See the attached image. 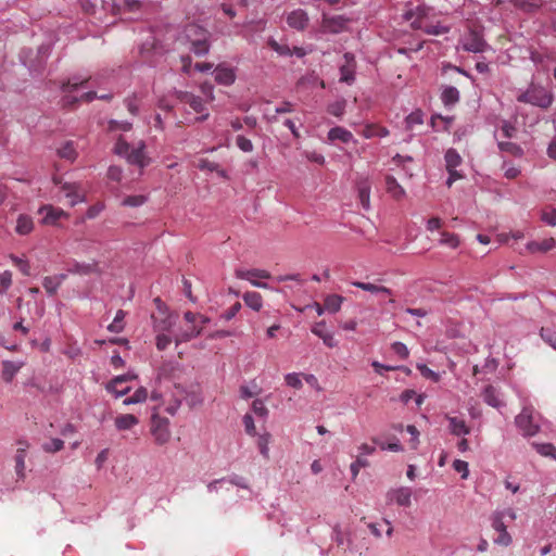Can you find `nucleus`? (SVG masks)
Wrapping results in <instances>:
<instances>
[{
  "instance_id": "e2e57ef3",
  "label": "nucleus",
  "mask_w": 556,
  "mask_h": 556,
  "mask_svg": "<svg viewBox=\"0 0 556 556\" xmlns=\"http://www.w3.org/2000/svg\"><path fill=\"white\" fill-rule=\"evenodd\" d=\"M172 343V338L165 332H157L156 336V348L160 351H164Z\"/></svg>"
},
{
  "instance_id": "423d86ee",
  "label": "nucleus",
  "mask_w": 556,
  "mask_h": 556,
  "mask_svg": "<svg viewBox=\"0 0 556 556\" xmlns=\"http://www.w3.org/2000/svg\"><path fill=\"white\" fill-rule=\"evenodd\" d=\"M150 432L155 444L162 446L168 443L172 438L168 418L160 416L154 410L151 416Z\"/></svg>"
},
{
  "instance_id": "6e6d98bb",
  "label": "nucleus",
  "mask_w": 556,
  "mask_h": 556,
  "mask_svg": "<svg viewBox=\"0 0 556 556\" xmlns=\"http://www.w3.org/2000/svg\"><path fill=\"white\" fill-rule=\"evenodd\" d=\"M359 448H361V451H362V452H361V454L357 456V458H356L355 463H356L361 468H363V467L368 466V462H367V459H366L365 455L372 453V452L375 451V447H371V446H369V445H367V444H363Z\"/></svg>"
},
{
  "instance_id": "4be33fe9",
  "label": "nucleus",
  "mask_w": 556,
  "mask_h": 556,
  "mask_svg": "<svg viewBox=\"0 0 556 556\" xmlns=\"http://www.w3.org/2000/svg\"><path fill=\"white\" fill-rule=\"evenodd\" d=\"M39 212L45 213L42 223L46 225H55L59 219L68 216L62 208L52 205H45Z\"/></svg>"
},
{
  "instance_id": "f704fd0d",
  "label": "nucleus",
  "mask_w": 556,
  "mask_h": 556,
  "mask_svg": "<svg viewBox=\"0 0 556 556\" xmlns=\"http://www.w3.org/2000/svg\"><path fill=\"white\" fill-rule=\"evenodd\" d=\"M343 300L341 295L330 294L326 296L324 307L329 313H337L340 311Z\"/></svg>"
},
{
  "instance_id": "a878e982",
  "label": "nucleus",
  "mask_w": 556,
  "mask_h": 556,
  "mask_svg": "<svg viewBox=\"0 0 556 556\" xmlns=\"http://www.w3.org/2000/svg\"><path fill=\"white\" fill-rule=\"evenodd\" d=\"M23 362H12V361H3L2 362V379L5 382H11L14 376L18 372V370L23 367Z\"/></svg>"
},
{
  "instance_id": "5701e85b",
  "label": "nucleus",
  "mask_w": 556,
  "mask_h": 556,
  "mask_svg": "<svg viewBox=\"0 0 556 556\" xmlns=\"http://www.w3.org/2000/svg\"><path fill=\"white\" fill-rule=\"evenodd\" d=\"M214 73H215V80L219 85L230 86L236 80L235 71L230 67L218 65V66H216Z\"/></svg>"
},
{
  "instance_id": "2eb2a0df",
  "label": "nucleus",
  "mask_w": 556,
  "mask_h": 556,
  "mask_svg": "<svg viewBox=\"0 0 556 556\" xmlns=\"http://www.w3.org/2000/svg\"><path fill=\"white\" fill-rule=\"evenodd\" d=\"M343 58H344V63L340 66V73H341L340 81L351 85L355 80V75H354L355 67H356L355 58L351 53H345Z\"/></svg>"
},
{
  "instance_id": "bb28decb",
  "label": "nucleus",
  "mask_w": 556,
  "mask_h": 556,
  "mask_svg": "<svg viewBox=\"0 0 556 556\" xmlns=\"http://www.w3.org/2000/svg\"><path fill=\"white\" fill-rule=\"evenodd\" d=\"M556 247V240L554 238L544 239L541 242L531 241L526 245V249L530 253L547 252Z\"/></svg>"
},
{
  "instance_id": "c85d7f7f",
  "label": "nucleus",
  "mask_w": 556,
  "mask_h": 556,
  "mask_svg": "<svg viewBox=\"0 0 556 556\" xmlns=\"http://www.w3.org/2000/svg\"><path fill=\"white\" fill-rule=\"evenodd\" d=\"M64 278V275L45 277L42 280V286L47 293L50 295L55 294Z\"/></svg>"
},
{
  "instance_id": "c9c22d12",
  "label": "nucleus",
  "mask_w": 556,
  "mask_h": 556,
  "mask_svg": "<svg viewBox=\"0 0 556 556\" xmlns=\"http://www.w3.org/2000/svg\"><path fill=\"white\" fill-rule=\"evenodd\" d=\"M540 336L546 344L556 350V328L554 326H543Z\"/></svg>"
},
{
  "instance_id": "7ed1b4c3",
  "label": "nucleus",
  "mask_w": 556,
  "mask_h": 556,
  "mask_svg": "<svg viewBox=\"0 0 556 556\" xmlns=\"http://www.w3.org/2000/svg\"><path fill=\"white\" fill-rule=\"evenodd\" d=\"M144 148L146 144L141 141L137 148L130 149L129 143L119 137L115 143L114 152L119 156L126 157L129 164L138 165L142 168L149 164Z\"/></svg>"
},
{
  "instance_id": "6e6552de",
  "label": "nucleus",
  "mask_w": 556,
  "mask_h": 556,
  "mask_svg": "<svg viewBox=\"0 0 556 556\" xmlns=\"http://www.w3.org/2000/svg\"><path fill=\"white\" fill-rule=\"evenodd\" d=\"M157 311L151 315L153 329L155 332H167L174 326L170 314L167 312L164 303L156 298L154 300Z\"/></svg>"
},
{
  "instance_id": "1a4fd4ad",
  "label": "nucleus",
  "mask_w": 556,
  "mask_h": 556,
  "mask_svg": "<svg viewBox=\"0 0 556 556\" xmlns=\"http://www.w3.org/2000/svg\"><path fill=\"white\" fill-rule=\"evenodd\" d=\"M444 159L445 167L448 172L446 185L450 188L456 180L463 178V175L456 169L462 164L463 160L455 149H448L445 152Z\"/></svg>"
},
{
  "instance_id": "a19ab883",
  "label": "nucleus",
  "mask_w": 556,
  "mask_h": 556,
  "mask_svg": "<svg viewBox=\"0 0 556 556\" xmlns=\"http://www.w3.org/2000/svg\"><path fill=\"white\" fill-rule=\"evenodd\" d=\"M535 451L546 457H552L556 460V447L552 443H532Z\"/></svg>"
},
{
  "instance_id": "69168bd1",
  "label": "nucleus",
  "mask_w": 556,
  "mask_h": 556,
  "mask_svg": "<svg viewBox=\"0 0 556 556\" xmlns=\"http://www.w3.org/2000/svg\"><path fill=\"white\" fill-rule=\"evenodd\" d=\"M252 409L260 417H265L268 414L267 407L265 406L264 402L260 399L253 401Z\"/></svg>"
},
{
  "instance_id": "4468645a",
  "label": "nucleus",
  "mask_w": 556,
  "mask_h": 556,
  "mask_svg": "<svg viewBox=\"0 0 556 556\" xmlns=\"http://www.w3.org/2000/svg\"><path fill=\"white\" fill-rule=\"evenodd\" d=\"M486 42L484 41L482 35L471 29L463 40V48L466 51L478 53L483 52L486 48Z\"/></svg>"
},
{
  "instance_id": "603ef678",
  "label": "nucleus",
  "mask_w": 556,
  "mask_h": 556,
  "mask_svg": "<svg viewBox=\"0 0 556 556\" xmlns=\"http://www.w3.org/2000/svg\"><path fill=\"white\" fill-rule=\"evenodd\" d=\"M390 349L400 359H406L409 355L407 346L402 342H393Z\"/></svg>"
},
{
  "instance_id": "6ab92c4d",
  "label": "nucleus",
  "mask_w": 556,
  "mask_h": 556,
  "mask_svg": "<svg viewBox=\"0 0 556 556\" xmlns=\"http://www.w3.org/2000/svg\"><path fill=\"white\" fill-rule=\"evenodd\" d=\"M18 448L16 451L15 455V472L17 476V479H24L25 478V458L27 454V450L29 447L28 443L26 441L20 440L17 442Z\"/></svg>"
},
{
  "instance_id": "412c9836",
  "label": "nucleus",
  "mask_w": 556,
  "mask_h": 556,
  "mask_svg": "<svg viewBox=\"0 0 556 556\" xmlns=\"http://www.w3.org/2000/svg\"><path fill=\"white\" fill-rule=\"evenodd\" d=\"M326 323L319 321L312 327V332L320 338L324 344L330 349L338 345V341L334 339L333 333L326 331Z\"/></svg>"
},
{
  "instance_id": "f03ea898",
  "label": "nucleus",
  "mask_w": 556,
  "mask_h": 556,
  "mask_svg": "<svg viewBox=\"0 0 556 556\" xmlns=\"http://www.w3.org/2000/svg\"><path fill=\"white\" fill-rule=\"evenodd\" d=\"M182 39L190 43L191 51L197 55H204L210 50V33L197 24L185 27Z\"/></svg>"
},
{
  "instance_id": "0eeeda50",
  "label": "nucleus",
  "mask_w": 556,
  "mask_h": 556,
  "mask_svg": "<svg viewBox=\"0 0 556 556\" xmlns=\"http://www.w3.org/2000/svg\"><path fill=\"white\" fill-rule=\"evenodd\" d=\"M535 412L532 406H525L520 414L515 418L517 427L526 437H533L540 431V426L535 421Z\"/></svg>"
},
{
  "instance_id": "39448f33",
  "label": "nucleus",
  "mask_w": 556,
  "mask_h": 556,
  "mask_svg": "<svg viewBox=\"0 0 556 556\" xmlns=\"http://www.w3.org/2000/svg\"><path fill=\"white\" fill-rule=\"evenodd\" d=\"M184 318L187 321V324H189V326H188L187 329L180 331L175 337V342H176L177 345L179 343H182V342H188L191 339H193V338H195V337L201 334L202 328H197V323H201V324L210 323V318L208 317H206V316H204L202 314L192 313L190 311L185 313Z\"/></svg>"
},
{
  "instance_id": "c03bdc74",
  "label": "nucleus",
  "mask_w": 556,
  "mask_h": 556,
  "mask_svg": "<svg viewBox=\"0 0 556 556\" xmlns=\"http://www.w3.org/2000/svg\"><path fill=\"white\" fill-rule=\"evenodd\" d=\"M459 238L457 235L443 231L441 233L440 244L446 245L451 249H456L459 245Z\"/></svg>"
},
{
  "instance_id": "13d9d810",
  "label": "nucleus",
  "mask_w": 556,
  "mask_h": 556,
  "mask_svg": "<svg viewBox=\"0 0 556 556\" xmlns=\"http://www.w3.org/2000/svg\"><path fill=\"white\" fill-rule=\"evenodd\" d=\"M146 201H147V198L141 194L128 195L123 200V205L136 207V206L142 205L143 203H146Z\"/></svg>"
},
{
  "instance_id": "9d476101",
  "label": "nucleus",
  "mask_w": 556,
  "mask_h": 556,
  "mask_svg": "<svg viewBox=\"0 0 556 556\" xmlns=\"http://www.w3.org/2000/svg\"><path fill=\"white\" fill-rule=\"evenodd\" d=\"M349 22L350 20L343 15L330 16L326 13H323L320 30L323 33L340 34L346 30Z\"/></svg>"
},
{
  "instance_id": "a211bd4d",
  "label": "nucleus",
  "mask_w": 556,
  "mask_h": 556,
  "mask_svg": "<svg viewBox=\"0 0 556 556\" xmlns=\"http://www.w3.org/2000/svg\"><path fill=\"white\" fill-rule=\"evenodd\" d=\"M176 98L181 102L189 104V106L195 112V113H203L205 111V106L203 104V101L200 97L194 96L193 93H190L188 91H176L175 92Z\"/></svg>"
},
{
  "instance_id": "393cba45",
  "label": "nucleus",
  "mask_w": 556,
  "mask_h": 556,
  "mask_svg": "<svg viewBox=\"0 0 556 556\" xmlns=\"http://www.w3.org/2000/svg\"><path fill=\"white\" fill-rule=\"evenodd\" d=\"M139 424V419L132 414H122L116 416L114 425L117 430L125 431Z\"/></svg>"
},
{
  "instance_id": "20e7f679",
  "label": "nucleus",
  "mask_w": 556,
  "mask_h": 556,
  "mask_svg": "<svg viewBox=\"0 0 556 556\" xmlns=\"http://www.w3.org/2000/svg\"><path fill=\"white\" fill-rule=\"evenodd\" d=\"M518 101L547 109L553 102V94L544 87L532 85L518 97Z\"/></svg>"
},
{
  "instance_id": "f8f14e48",
  "label": "nucleus",
  "mask_w": 556,
  "mask_h": 556,
  "mask_svg": "<svg viewBox=\"0 0 556 556\" xmlns=\"http://www.w3.org/2000/svg\"><path fill=\"white\" fill-rule=\"evenodd\" d=\"M236 277L250 281V283L257 288L267 289L268 285L260 281L258 279H269L270 273L265 269H237Z\"/></svg>"
},
{
  "instance_id": "4c0bfd02",
  "label": "nucleus",
  "mask_w": 556,
  "mask_h": 556,
  "mask_svg": "<svg viewBox=\"0 0 556 556\" xmlns=\"http://www.w3.org/2000/svg\"><path fill=\"white\" fill-rule=\"evenodd\" d=\"M142 100V96L138 93H132L131 96L127 97L124 100V103L127 108V111L132 115L136 116L139 113V105Z\"/></svg>"
},
{
  "instance_id": "a18cd8bd",
  "label": "nucleus",
  "mask_w": 556,
  "mask_h": 556,
  "mask_svg": "<svg viewBox=\"0 0 556 556\" xmlns=\"http://www.w3.org/2000/svg\"><path fill=\"white\" fill-rule=\"evenodd\" d=\"M125 315L123 309H118L113 321L108 326L109 331L119 333L124 328L123 320Z\"/></svg>"
},
{
  "instance_id": "2f4dec72",
  "label": "nucleus",
  "mask_w": 556,
  "mask_h": 556,
  "mask_svg": "<svg viewBox=\"0 0 556 556\" xmlns=\"http://www.w3.org/2000/svg\"><path fill=\"white\" fill-rule=\"evenodd\" d=\"M450 422V431L454 435L468 434L470 428L466 425L465 420L457 417H447Z\"/></svg>"
},
{
  "instance_id": "b1692460",
  "label": "nucleus",
  "mask_w": 556,
  "mask_h": 556,
  "mask_svg": "<svg viewBox=\"0 0 556 556\" xmlns=\"http://www.w3.org/2000/svg\"><path fill=\"white\" fill-rule=\"evenodd\" d=\"M35 224L29 215L21 214L16 219L15 232L20 236H27L34 230Z\"/></svg>"
},
{
  "instance_id": "9b49d317",
  "label": "nucleus",
  "mask_w": 556,
  "mask_h": 556,
  "mask_svg": "<svg viewBox=\"0 0 556 556\" xmlns=\"http://www.w3.org/2000/svg\"><path fill=\"white\" fill-rule=\"evenodd\" d=\"M504 513L495 511L492 517V528L498 532V536L494 539V543L501 546H509L513 542L511 535L507 531V527L504 523Z\"/></svg>"
},
{
  "instance_id": "5fc2aeb1",
  "label": "nucleus",
  "mask_w": 556,
  "mask_h": 556,
  "mask_svg": "<svg viewBox=\"0 0 556 556\" xmlns=\"http://www.w3.org/2000/svg\"><path fill=\"white\" fill-rule=\"evenodd\" d=\"M358 198L365 210L369 208V187L364 182L358 186Z\"/></svg>"
},
{
  "instance_id": "0e129e2a",
  "label": "nucleus",
  "mask_w": 556,
  "mask_h": 556,
  "mask_svg": "<svg viewBox=\"0 0 556 556\" xmlns=\"http://www.w3.org/2000/svg\"><path fill=\"white\" fill-rule=\"evenodd\" d=\"M243 425H244L245 432L249 435L254 437L256 434V428H255L254 419H253V417L250 414H245L243 416Z\"/></svg>"
},
{
  "instance_id": "f257e3e1",
  "label": "nucleus",
  "mask_w": 556,
  "mask_h": 556,
  "mask_svg": "<svg viewBox=\"0 0 556 556\" xmlns=\"http://www.w3.org/2000/svg\"><path fill=\"white\" fill-rule=\"evenodd\" d=\"M403 17L410 23L413 29H420L429 35H443L448 33L450 28L432 22V10L430 8L418 5L415 9L407 10Z\"/></svg>"
},
{
  "instance_id": "aec40b11",
  "label": "nucleus",
  "mask_w": 556,
  "mask_h": 556,
  "mask_svg": "<svg viewBox=\"0 0 556 556\" xmlns=\"http://www.w3.org/2000/svg\"><path fill=\"white\" fill-rule=\"evenodd\" d=\"M287 24L296 30H304L308 24V16L305 11L298 9L287 16Z\"/></svg>"
},
{
  "instance_id": "dca6fc26",
  "label": "nucleus",
  "mask_w": 556,
  "mask_h": 556,
  "mask_svg": "<svg viewBox=\"0 0 556 556\" xmlns=\"http://www.w3.org/2000/svg\"><path fill=\"white\" fill-rule=\"evenodd\" d=\"M390 503H395L399 506L407 507L410 505L412 490L406 486L390 490L387 494Z\"/></svg>"
},
{
  "instance_id": "cd10ccee",
  "label": "nucleus",
  "mask_w": 556,
  "mask_h": 556,
  "mask_svg": "<svg viewBox=\"0 0 556 556\" xmlns=\"http://www.w3.org/2000/svg\"><path fill=\"white\" fill-rule=\"evenodd\" d=\"M412 161L413 159L410 156L403 157L400 154H396L395 156H393L389 165H395L396 167H401L400 177H412V172L405 165V163H410ZM389 169L394 170V167L390 166Z\"/></svg>"
},
{
  "instance_id": "e433bc0d",
  "label": "nucleus",
  "mask_w": 556,
  "mask_h": 556,
  "mask_svg": "<svg viewBox=\"0 0 556 556\" xmlns=\"http://www.w3.org/2000/svg\"><path fill=\"white\" fill-rule=\"evenodd\" d=\"M60 157L74 162L77 157V152L73 141H66L61 148L58 149Z\"/></svg>"
},
{
  "instance_id": "79ce46f5",
  "label": "nucleus",
  "mask_w": 556,
  "mask_h": 556,
  "mask_svg": "<svg viewBox=\"0 0 556 556\" xmlns=\"http://www.w3.org/2000/svg\"><path fill=\"white\" fill-rule=\"evenodd\" d=\"M148 399V390L144 387H140L135 391L131 396L124 400V405H131L137 403H143Z\"/></svg>"
},
{
  "instance_id": "473e14b6",
  "label": "nucleus",
  "mask_w": 556,
  "mask_h": 556,
  "mask_svg": "<svg viewBox=\"0 0 556 556\" xmlns=\"http://www.w3.org/2000/svg\"><path fill=\"white\" fill-rule=\"evenodd\" d=\"M482 396L484 402L492 407L498 408L503 404L500 400L497 390L493 386L485 387Z\"/></svg>"
},
{
  "instance_id": "de8ad7c7",
  "label": "nucleus",
  "mask_w": 556,
  "mask_h": 556,
  "mask_svg": "<svg viewBox=\"0 0 556 556\" xmlns=\"http://www.w3.org/2000/svg\"><path fill=\"white\" fill-rule=\"evenodd\" d=\"M422 116L424 114L420 110L412 112L406 117V128L413 130L416 125H421L424 123Z\"/></svg>"
},
{
  "instance_id": "052dcab7",
  "label": "nucleus",
  "mask_w": 556,
  "mask_h": 556,
  "mask_svg": "<svg viewBox=\"0 0 556 556\" xmlns=\"http://www.w3.org/2000/svg\"><path fill=\"white\" fill-rule=\"evenodd\" d=\"M195 166L201 170L214 172L218 169V164L210 161L208 159L201 157L198 160Z\"/></svg>"
},
{
  "instance_id": "680f3d73",
  "label": "nucleus",
  "mask_w": 556,
  "mask_h": 556,
  "mask_svg": "<svg viewBox=\"0 0 556 556\" xmlns=\"http://www.w3.org/2000/svg\"><path fill=\"white\" fill-rule=\"evenodd\" d=\"M237 147L243 151V152H252L253 151V143L250 139L245 138L244 136H237L236 138Z\"/></svg>"
},
{
  "instance_id": "7c9ffc66",
  "label": "nucleus",
  "mask_w": 556,
  "mask_h": 556,
  "mask_svg": "<svg viewBox=\"0 0 556 556\" xmlns=\"http://www.w3.org/2000/svg\"><path fill=\"white\" fill-rule=\"evenodd\" d=\"M352 132L340 126L331 128L328 132V139L330 141L340 140L344 143H348L352 140Z\"/></svg>"
},
{
  "instance_id": "ddd939ff",
  "label": "nucleus",
  "mask_w": 556,
  "mask_h": 556,
  "mask_svg": "<svg viewBox=\"0 0 556 556\" xmlns=\"http://www.w3.org/2000/svg\"><path fill=\"white\" fill-rule=\"evenodd\" d=\"M71 206L86 201V190L78 182H64L61 187Z\"/></svg>"
},
{
  "instance_id": "ea45409f",
  "label": "nucleus",
  "mask_w": 556,
  "mask_h": 556,
  "mask_svg": "<svg viewBox=\"0 0 556 556\" xmlns=\"http://www.w3.org/2000/svg\"><path fill=\"white\" fill-rule=\"evenodd\" d=\"M10 260L11 262L13 263V265L15 267L18 268V270L24 275V276H29L30 275V264H29V261L25 257H20V256H16L14 254H10Z\"/></svg>"
},
{
  "instance_id": "c756f323",
  "label": "nucleus",
  "mask_w": 556,
  "mask_h": 556,
  "mask_svg": "<svg viewBox=\"0 0 556 556\" xmlns=\"http://www.w3.org/2000/svg\"><path fill=\"white\" fill-rule=\"evenodd\" d=\"M384 189L396 200L405 194L404 189L396 182V179L391 176L384 177Z\"/></svg>"
},
{
  "instance_id": "774afa93",
  "label": "nucleus",
  "mask_w": 556,
  "mask_h": 556,
  "mask_svg": "<svg viewBox=\"0 0 556 556\" xmlns=\"http://www.w3.org/2000/svg\"><path fill=\"white\" fill-rule=\"evenodd\" d=\"M542 220L549 226H556V208L543 211Z\"/></svg>"
},
{
  "instance_id": "09e8293b",
  "label": "nucleus",
  "mask_w": 556,
  "mask_h": 556,
  "mask_svg": "<svg viewBox=\"0 0 556 556\" xmlns=\"http://www.w3.org/2000/svg\"><path fill=\"white\" fill-rule=\"evenodd\" d=\"M132 128V124L126 121L111 119L108 124V130L113 131H129Z\"/></svg>"
},
{
  "instance_id": "8fccbe9b",
  "label": "nucleus",
  "mask_w": 556,
  "mask_h": 556,
  "mask_svg": "<svg viewBox=\"0 0 556 556\" xmlns=\"http://www.w3.org/2000/svg\"><path fill=\"white\" fill-rule=\"evenodd\" d=\"M182 393H184L182 389L177 387L176 392L174 393V402L168 404V406L165 409L169 415L174 416L176 414V412L179 408L180 403H181Z\"/></svg>"
},
{
  "instance_id": "58836bf2",
  "label": "nucleus",
  "mask_w": 556,
  "mask_h": 556,
  "mask_svg": "<svg viewBox=\"0 0 556 556\" xmlns=\"http://www.w3.org/2000/svg\"><path fill=\"white\" fill-rule=\"evenodd\" d=\"M441 99L445 105L455 104L459 100V91L455 87H446L442 92Z\"/></svg>"
},
{
  "instance_id": "338daca9",
  "label": "nucleus",
  "mask_w": 556,
  "mask_h": 556,
  "mask_svg": "<svg viewBox=\"0 0 556 556\" xmlns=\"http://www.w3.org/2000/svg\"><path fill=\"white\" fill-rule=\"evenodd\" d=\"M64 446V442L60 439H52L50 442L46 443L43 445V450L46 452H51V453H54V452H59L63 448Z\"/></svg>"
},
{
  "instance_id": "f3484780",
  "label": "nucleus",
  "mask_w": 556,
  "mask_h": 556,
  "mask_svg": "<svg viewBox=\"0 0 556 556\" xmlns=\"http://www.w3.org/2000/svg\"><path fill=\"white\" fill-rule=\"evenodd\" d=\"M136 378L137 376L132 374L117 376L106 384V390L110 393L115 394L116 397L123 396L130 391V388L126 387L124 390H118V386L123 384L124 382L134 380Z\"/></svg>"
},
{
  "instance_id": "bf43d9fd",
  "label": "nucleus",
  "mask_w": 556,
  "mask_h": 556,
  "mask_svg": "<svg viewBox=\"0 0 556 556\" xmlns=\"http://www.w3.org/2000/svg\"><path fill=\"white\" fill-rule=\"evenodd\" d=\"M285 381L289 387L294 389H301L303 387L301 375L296 372L286 375Z\"/></svg>"
},
{
  "instance_id": "864d4df0",
  "label": "nucleus",
  "mask_w": 556,
  "mask_h": 556,
  "mask_svg": "<svg viewBox=\"0 0 556 556\" xmlns=\"http://www.w3.org/2000/svg\"><path fill=\"white\" fill-rule=\"evenodd\" d=\"M268 46L280 55H293L291 48L288 45L279 43L274 39L268 41Z\"/></svg>"
},
{
  "instance_id": "37998d69",
  "label": "nucleus",
  "mask_w": 556,
  "mask_h": 556,
  "mask_svg": "<svg viewBox=\"0 0 556 556\" xmlns=\"http://www.w3.org/2000/svg\"><path fill=\"white\" fill-rule=\"evenodd\" d=\"M498 149L514 156H522L523 154V150L520 146L509 141H500Z\"/></svg>"
},
{
  "instance_id": "3c124183",
  "label": "nucleus",
  "mask_w": 556,
  "mask_h": 556,
  "mask_svg": "<svg viewBox=\"0 0 556 556\" xmlns=\"http://www.w3.org/2000/svg\"><path fill=\"white\" fill-rule=\"evenodd\" d=\"M416 367L424 378L429 379L433 382H438L440 380V375L438 372L433 371L432 369H430L427 365L417 364Z\"/></svg>"
},
{
  "instance_id": "4d7b16f0",
  "label": "nucleus",
  "mask_w": 556,
  "mask_h": 556,
  "mask_svg": "<svg viewBox=\"0 0 556 556\" xmlns=\"http://www.w3.org/2000/svg\"><path fill=\"white\" fill-rule=\"evenodd\" d=\"M353 286L361 288L365 291H368L372 294H378L382 291V286H380L378 283H372V282L355 281V282H353Z\"/></svg>"
},
{
  "instance_id": "49530a36",
  "label": "nucleus",
  "mask_w": 556,
  "mask_h": 556,
  "mask_svg": "<svg viewBox=\"0 0 556 556\" xmlns=\"http://www.w3.org/2000/svg\"><path fill=\"white\" fill-rule=\"evenodd\" d=\"M346 101L345 100H339L333 103H330L327 108V111L329 114L341 117L345 112Z\"/></svg>"
},
{
  "instance_id": "72a5a7b5",
  "label": "nucleus",
  "mask_w": 556,
  "mask_h": 556,
  "mask_svg": "<svg viewBox=\"0 0 556 556\" xmlns=\"http://www.w3.org/2000/svg\"><path fill=\"white\" fill-rule=\"evenodd\" d=\"M243 301L247 306L258 312L263 306V298L258 292L249 291L243 294Z\"/></svg>"
}]
</instances>
